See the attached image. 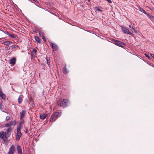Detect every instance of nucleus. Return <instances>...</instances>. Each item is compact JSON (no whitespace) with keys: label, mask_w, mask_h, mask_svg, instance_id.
Instances as JSON below:
<instances>
[{"label":"nucleus","mask_w":154,"mask_h":154,"mask_svg":"<svg viewBox=\"0 0 154 154\" xmlns=\"http://www.w3.org/2000/svg\"><path fill=\"white\" fill-rule=\"evenodd\" d=\"M68 102L67 99L60 98L58 100L57 103L60 107L64 108L67 106Z\"/></svg>","instance_id":"obj_1"},{"label":"nucleus","mask_w":154,"mask_h":154,"mask_svg":"<svg viewBox=\"0 0 154 154\" xmlns=\"http://www.w3.org/2000/svg\"><path fill=\"white\" fill-rule=\"evenodd\" d=\"M61 112H56L53 113L51 116L50 122H53L56 120L57 118L61 116Z\"/></svg>","instance_id":"obj_2"},{"label":"nucleus","mask_w":154,"mask_h":154,"mask_svg":"<svg viewBox=\"0 0 154 154\" xmlns=\"http://www.w3.org/2000/svg\"><path fill=\"white\" fill-rule=\"evenodd\" d=\"M21 128V126L20 125L18 126L17 128V133L16 136V139L17 140H18L20 139V137L22 135V134L20 131Z\"/></svg>","instance_id":"obj_3"},{"label":"nucleus","mask_w":154,"mask_h":154,"mask_svg":"<svg viewBox=\"0 0 154 154\" xmlns=\"http://www.w3.org/2000/svg\"><path fill=\"white\" fill-rule=\"evenodd\" d=\"M113 43L114 44L122 48H123L124 47V46L122 45H125V44L124 43L116 40H114L113 41Z\"/></svg>","instance_id":"obj_4"},{"label":"nucleus","mask_w":154,"mask_h":154,"mask_svg":"<svg viewBox=\"0 0 154 154\" xmlns=\"http://www.w3.org/2000/svg\"><path fill=\"white\" fill-rule=\"evenodd\" d=\"M15 149V146L13 145H12L9 149L8 154H14Z\"/></svg>","instance_id":"obj_5"},{"label":"nucleus","mask_w":154,"mask_h":154,"mask_svg":"<svg viewBox=\"0 0 154 154\" xmlns=\"http://www.w3.org/2000/svg\"><path fill=\"white\" fill-rule=\"evenodd\" d=\"M13 130L11 128H9L5 131V137L7 138L9 137L11 134V132Z\"/></svg>","instance_id":"obj_6"},{"label":"nucleus","mask_w":154,"mask_h":154,"mask_svg":"<svg viewBox=\"0 0 154 154\" xmlns=\"http://www.w3.org/2000/svg\"><path fill=\"white\" fill-rule=\"evenodd\" d=\"M50 44L53 51H57L58 49V47L57 45L54 44L51 42H50Z\"/></svg>","instance_id":"obj_7"},{"label":"nucleus","mask_w":154,"mask_h":154,"mask_svg":"<svg viewBox=\"0 0 154 154\" xmlns=\"http://www.w3.org/2000/svg\"><path fill=\"white\" fill-rule=\"evenodd\" d=\"M122 29L124 32L125 34H129L130 35H132V34L130 32L129 30L127 29H126L125 27H122Z\"/></svg>","instance_id":"obj_8"},{"label":"nucleus","mask_w":154,"mask_h":154,"mask_svg":"<svg viewBox=\"0 0 154 154\" xmlns=\"http://www.w3.org/2000/svg\"><path fill=\"white\" fill-rule=\"evenodd\" d=\"M16 61V58H11L9 60V63L11 65V66H13L15 64Z\"/></svg>","instance_id":"obj_9"},{"label":"nucleus","mask_w":154,"mask_h":154,"mask_svg":"<svg viewBox=\"0 0 154 154\" xmlns=\"http://www.w3.org/2000/svg\"><path fill=\"white\" fill-rule=\"evenodd\" d=\"M37 50L35 48H34L33 49L32 51L31 52V56L32 57H37V56H36V53L37 52Z\"/></svg>","instance_id":"obj_10"},{"label":"nucleus","mask_w":154,"mask_h":154,"mask_svg":"<svg viewBox=\"0 0 154 154\" xmlns=\"http://www.w3.org/2000/svg\"><path fill=\"white\" fill-rule=\"evenodd\" d=\"M26 111L25 110H23L20 113V119L23 118L26 114Z\"/></svg>","instance_id":"obj_11"},{"label":"nucleus","mask_w":154,"mask_h":154,"mask_svg":"<svg viewBox=\"0 0 154 154\" xmlns=\"http://www.w3.org/2000/svg\"><path fill=\"white\" fill-rule=\"evenodd\" d=\"M63 73L64 74H67L68 73V71L67 68H66V64H65L64 66L63 69Z\"/></svg>","instance_id":"obj_12"},{"label":"nucleus","mask_w":154,"mask_h":154,"mask_svg":"<svg viewBox=\"0 0 154 154\" xmlns=\"http://www.w3.org/2000/svg\"><path fill=\"white\" fill-rule=\"evenodd\" d=\"M0 96L1 97L2 99L5 100L6 98V95L5 94H3L2 91L0 89Z\"/></svg>","instance_id":"obj_13"},{"label":"nucleus","mask_w":154,"mask_h":154,"mask_svg":"<svg viewBox=\"0 0 154 154\" xmlns=\"http://www.w3.org/2000/svg\"><path fill=\"white\" fill-rule=\"evenodd\" d=\"M17 151L18 153L19 154H20L22 153L21 149L20 148V146L19 145H18L17 147Z\"/></svg>","instance_id":"obj_14"},{"label":"nucleus","mask_w":154,"mask_h":154,"mask_svg":"<svg viewBox=\"0 0 154 154\" xmlns=\"http://www.w3.org/2000/svg\"><path fill=\"white\" fill-rule=\"evenodd\" d=\"M23 98V96L22 95H20L19 96L18 99V102L19 104H20L22 102Z\"/></svg>","instance_id":"obj_15"},{"label":"nucleus","mask_w":154,"mask_h":154,"mask_svg":"<svg viewBox=\"0 0 154 154\" xmlns=\"http://www.w3.org/2000/svg\"><path fill=\"white\" fill-rule=\"evenodd\" d=\"M34 38L35 40V41L38 43H40L41 42V39H40L37 36H35L34 37Z\"/></svg>","instance_id":"obj_16"},{"label":"nucleus","mask_w":154,"mask_h":154,"mask_svg":"<svg viewBox=\"0 0 154 154\" xmlns=\"http://www.w3.org/2000/svg\"><path fill=\"white\" fill-rule=\"evenodd\" d=\"M46 116V115L44 113H42L40 115V118L42 119H44Z\"/></svg>","instance_id":"obj_17"},{"label":"nucleus","mask_w":154,"mask_h":154,"mask_svg":"<svg viewBox=\"0 0 154 154\" xmlns=\"http://www.w3.org/2000/svg\"><path fill=\"white\" fill-rule=\"evenodd\" d=\"M14 123H13L12 122H11L5 124V127H10Z\"/></svg>","instance_id":"obj_18"},{"label":"nucleus","mask_w":154,"mask_h":154,"mask_svg":"<svg viewBox=\"0 0 154 154\" xmlns=\"http://www.w3.org/2000/svg\"><path fill=\"white\" fill-rule=\"evenodd\" d=\"M148 17L151 20H154V16L150 14H148L147 13L146 14Z\"/></svg>","instance_id":"obj_19"},{"label":"nucleus","mask_w":154,"mask_h":154,"mask_svg":"<svg viewBox=\"0 0 154 154\" xmlns=\"http://www.w3.org/2000/svg\"><path fill=\"white\" fill-rule=\"evenodd\" d=\"M7 35L10 37L13 38H16V36L13 34H11L7 32Z\"/></svg>","instance_id":"obj_20"},{"label":"nucleus","mask_w":154,"mask_h":154,"mask_svg":"<svg viewBox=\"0 0 154 154\" xmlns=\"http://www.w3.org/2000/svg\"><path fill=\"white\" fill-rule=\"evenodd\" d=\"M5 136V132L4 131L0 132V138L2 139Z\"/></svg>","instance_id":"obj_21"},{"label":"nucleus","mask_w":154,"mask_h":154,"mask_svg":"<svg viewBox=\"0 0 154 154\" xmlns=\"http://www.w3.org/2000/svg\"><path fill=\"white\" fill-rule=\"evenodd\" d=\"M12 42L11 41H7L4 42L3 44L4 45L6 46H8L9 45L10 43H12Z\"/></svg>","instance_id":"obj_22"},{"label":"nucleus","mask_w":154,"mask_h":154,"mask_svg":"<svg viewBox=\"0 0 154 154\" xmlns=\"http://www.w3.org/2000/svg\"><path fill=\"white\" fill-rule=\"evenodd\" d=\"M139 10L140 11L144 13L145 14H147V13H146L145 11L142 8H140Z\"/></svg>","instance_id":"obj_23"},{"label":"nucleus","mask_w":154,"mask_h":154,"mask_svg":"<svg viewBox=\"0 0 154 154\" xmlns=\"http://www.w3.org/2000/svg\"><path fill=\"white\" fill-rule=\"evenodd\" d=\"M11 47L12 48V49H16L17 48H18V46H17L15 45H12Z\"/></svg>","instance_id":"obj_24"},{"label":"nucleus","mask_w":154,"mask_h":154,"mask_svg":"<svg viewBox=\"0 0 154 154\" xmlns=\"http://www.w3.org/2000/svg\"><path fill=\"white\" fill-rule=\"evenodd\" d=\"M46 59L47 63L48 64V66H49V64L50 63V61H49V60H48V58H46Z\"/></svg>","instance_id":"obj_25"},{"label":"nucleus","mask_w":154,"mask_h":154,"mask_svg":"<svg viewBox=\"0 0 154 154\" xmlns=\"http://www.w3.org/2000/svg\"><path fill=\"white\" fill-rule=\"evenodd\" d=\"M10 117L9 116H7L5 118V120L7 121L9 119Z\"/></svg>","instance_id":"obj_26"},{"label":"nucleus","mask_w":154,"mask_h":154,"mask_svg":"<svg viewBox=\"0 0 154 154\" xmlns=\"http://www.w3.org/2000/svg\"><path fill=\"white\" fill-rule=\"evenodd\" d=\"M2 139H3V140H4V141L5 142H7V140L6 139V138H5L4 137Z\"/></svg>","instance_id":"obj_27"},{"label":"nucleus","mask_w":154,"mask_h":154,"mask_svg":"<svg viewBox=\"0 0 154 154\" xmlns=\"http://www.w3.org/2000/svg\"><path fill=\"white\" fill-rule=\"evenodd\" d=\"M96 10L97 11H102L100 9H99V8H97L96 9Z\"/></svg>","instance_id":"obj_28"},{"label":"nucleus","mask_w":154,"mask_h":154,"mask_svg":"<svg viewBox=\"0 0 154 154\" xmlns=\"http://www.w3.org/2000/svg\"><path fill=\"white\" fill-rule=\"evenodd\" d=\"M150 55L152 57V58H154V54H150Z\"/></svg>","instance_id":"obj_29"},{"label":"nucleus","mask_w":154,"mask_h":154,"mask_svg":"<svg viewBox=\"0 0 154 154\" xmlns=\"http://www.w3.org/2000/svg\"><path fill=\"white\" fill-rule=\"evenodd\" d=\"M144 55L146 56V57H147V58H149V56L147 54H145Z\"/></svg>","instance_id":"obj_30"},{"label":"nucleus","mask_w":154,"mask_h":154,"mask_svg":"<svg viewBox=\"0 0 154 154\" xmlns=\"http://www.w3.org/2000/svg\"><path fill=\"white\" fill-rule=\"evenodd\" d=\"M132 29L135 32V29L134 28H133V27L132 28Z\"/></svg>","instance_id":"obj_31"},{"label":"nucleus","mask_w":154,"mask_h":154,"mask_svg":"<svg viewBox=\"0 0 154 154\" xmlns=\"http://www.w3.org/2000/svg\"><path fill=\"white\" fill-rule=\"evenodd\" d=\"M132 29L135 32V29L134 28H133V27L132 28Z\"/></svg>","instance_id":"obj_32"},{"label":"nucleus","mask_w":154,"mask_h":154,"mask_svg":"<svg viewBox=\"0 0 154 154\" xmlns=\"http://www.w3.org/2000/svg\"><path fill=\"white\" fill-rule=\"evenodd\" d=\"M0 109H1V104H0Z\"/></svg>","instance_id":"obj_33"},{"label":"nucleus","mask_w":154,"mask_h":154,"mask_svg":"<svg viewBox=\"0 0 154 154\" xmlns=\"http://www.w3.org/2000/svg\"><path fill=\"white\" fill-rule=\"evenodd\" d=\"M129 26L131 28V25H129Z\"/></svg>","instance_id":"obj_34"},{"label":"nucleus","mask_w":154,"mask_h":154,"mask_svg":"<svg viewBox=\"0 0 154 154\" xmlns=\"http://www.w3.org/2000/svg\"><path fill=\"white\" fill-rule=\"evenodd\" d=\"M39 35H41V34H40V33H39Z\"/></svg>","instance_id":"obj_35"},{"label":"nucleus","mask_w":154,"mask_h":154,"mask_svg":"<svg viewBox=\"0 0 154 154\" xmlns=\"http://www.w3.org/2000/svg\"><path fill=\"white\" fill-rule=\"evenodd\" d=\"M89 2H90V0H88Z\"/></svg>","instance_id":"obj_36"},{"label":"nucleus","mask_w":154,"mask_h":154,"mask_svg":"<svg viewBox=\"0 0 154 154\" xmlns=\"http://www.w3.org/2000/svg\"><path fill=\"white\" fill-rule=\"evenodd\" d=\"M42 38L44 39V38L43 37Z\"/></svg>","instance_id":"obj_37"},{"label":"nucleus","mask_w":154,"mask_h":154,"mask_svg":"<svg viewBox=\"0 0 154 154\" xmlns=\"http://www.w3.org/2000/svg\"><path fill=\"white\" fill-rule=\"evenodd\" d=\"M153 67H154V66Z\"/></svg>","instance_id":"obj_38"}]
</instances>
